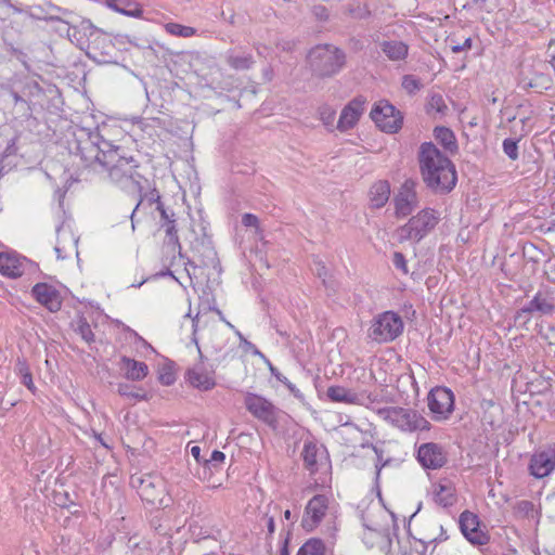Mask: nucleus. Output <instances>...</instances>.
Listing matches in <instances>:
<instances>
[{
    "instance_id": "7c9ffc66",
    "label": "nucleus",
    "mask_w": 555,
    "mask_h": 555,
    "mask_svg": "<svg viewBox=\"0 0 555 555\" xmlns=\"http://www.w3.org/2000/svg\"><path fill=\"white\" fill-rule=\"evenodd\" d=\"M331 552L334 551H327L322 539L310 538L299 547L296 555H328Z\"/></svg>"
},
{
    "instance_id": "a211bd4d",
    "label": "nucleus",
    "mask_w": 555,
    "mask_h": 555,
    "mask_svg": "<svg viewBox=\"0 0 555 555\" xmlns=\"http://www.w3.org/2000/svg\"><path fill=\"white\" fill-rule=\"evenodd\" d=\"M417 461L424 468L438 469L447 463V453L438 443L426 442L417 450Z\"/></svg>"
},
{
    "instance_id": "f3484780",
    "label": "nucleus",
    "mask_w": 555,
    "mask_h": 555,
    "mask_svg": "<svg viewBox=\"0 0 555 555\" xmlns=\"http://www.w3.org/2000/svg\"><path fill=\"white\" fill-rule=\"evenodd\" d=\"M328 508V499L324 494L312 496L305 508L302 527L307 531L313 530L323 519Z\"/></svg>"
},
{
    "instance_id": "39448f33",
    "label": "nucleus",
    "mask_w": 555,
    "mask_h": 555,
    "mask_svg": "<svg viewBox=\"0 0 555 555\" xmlns=\"http://www.w3.org/2000/svg\"><path fill=\"white\" fill-rule=\"evenodd\" d=\"M439 215L433 208H424L396 231L398 242L412 241L415 244L426 237L438 224Z\"/></svg>"
},
{
    "instance_id": "774afa93",
    "label": "nucleus",
    "mask_w": 555,
    "mask_h": 555,
    "mask_svg": "<svg viewBox=\"0 0 555 555\" xmlns=\"http://www.w3.org/2000/svg\"><path fill=\"white\" fill-rule=\"evenodd\" d=\"M284 518H285L286 520H291V519H292V512H291L289 509H286V511L284 512Z\"/></svg>"
},
{
    "instance_id": "680f3d73",
    "label": "nucleus",
    "mask_w": 555,
    "mask_h": 555,
    "mask_svg": "<svg viewBox=\"0 0 555 555\" xmlns=\"http://www.w3.org/2000/svg\"><path fill=\"white\" fill-rule=\"evenodd\" d=\"M289 532L287 533V537L285 538L284 542H283V546L280 551V555H289V551H288V543H289Z\"/></svg>"
},
{
    "instance_id": "338daca9",
    "label": "nucleus",
    "mask_w": 555,
    "mask_h": 555,
    "mask_svg": "<svg viewBox=\"0 0 555 555\" xmlns=\"http://www.w3.org/2000/svg\"><path fill=\"white\" fill-rule=\"evenodd\" d=\"M138 478L139 477H134V476L131 477V486L134 488H138V486H139Z\"/></svg>"
},
{
    "instance_id": "7ed1b4c3",
    "label": "nucleus",
    "mask_w": 555,
    "mask_h": 555,
    "mask_svg": "<svg viewBox=\"0 0 555 555\" xmlns=\"http://www.w3.org/2000/svg\"><path fill=\"white\" fill-rule=\"evenodd\" d=\"M306 61L313 77L328 79L347 66V54L332 43H319L308 51Z\"/></svg>"
},
{
    "instance_id": "09e8293b",
    "label": "nucleus",
    "mask_w": 555,
    "mask_h": 555,
    "mask_svg": "<svg viewBox=\"0 0 555 555\" xmlns=\"http://www.w3.org/2000/svg\"><path fill=\"white\" fill-rule=\"evenodd\" d=\"M158 380L164 386H171L176 382V375L172 369L164 366L159 373Z\"/></svg>"
},
{
    "instance_id": "a19ab883",
    "label": "nucleus",
    "mask_w": 555,
    "mask_h": 555,
    "mask_svg": "<svg viewBox=\"0 0 555 555\" xmlns=\"http://www.w3.org/2000/svg\"><path fill=\"white\" fill-rule=\"evenodd\" d=\"M165 29L170 35L183 37V38H189L196 33L195 28H193V27L184 26V25H181L178 23H172V22L167 23L165 25Z\"/></svg>"
},
{
    "instance_id": "e433bc0d",
    "label": "nucleus",
    "mask_w": 555,
    "mask_h": 555,
    "mask_svg": "<svg viewBox=\"0 0 555 555\" xmlns=\"http://www.w3.org/2000/svg\"><path fill=\"white\" fill-rule=\"evenodd\" d=\"M267 362H268L269 370H270L271 374L279 382H281L291 391V393H293V396L295 398L302 400L304 395L301 393V391L293 383H291L287 379V377H285L269 360H267Z\"/></svg>"
},
{
    "instance_id": "423d86ee",
    "label": "nucleus",
    "mask_w": 555,
    "mask_h": 555,
    "mask_svg": "<svg viewBox=\"0 0 555 555\" xmlns=\"http://www.w3.org/2000/svg\"><path fill=\"white\" fill-rule=\"evenodd\" d=\"M555 313V289L550 286H541L522 308L515 313V323L527 324L532 314L550 317Z\"/></svg>"
},
{
    "instance_id": "6e6552de",
    "label": "nucleus",
    "mask_w": 555,
    "mask_h": 555,
    "mask_svg": "<svg viewBox=\"0 0 555 555\" xmlns=\"http://www.w3.org/2000/svg\"><path fill=\"white\" fill-rule=\"evenodd\" d=\"M404 328L402 318L393 311H385L377 314L369 330V337L377 343L393 341Z\"/></svg>"
},
{
    "instance_id": "4d7b16f0",
    "label": "nucleus",
    "mask_w": 555,
    "mask_h": 555,
    "mask_svg": "<svg viewBox=\"0 0 555 555\" xmlns=\"http://www.w3.org/2000/svg\"><path fill=\"white\" fill-rule=\"evenodd\" d=\"M544 273L548 281L555 283V257L546 262Z\"/></svg>"
},
{
    "instance_id": "603ef678",
    "label": "nucleus",
    "mask_w": 555,
    "mask_h": 555,
    "mask_svg": "<svg viewBox=\"0 0 555 555\" xmlns=\"http://www.w3.org/2000/svg\"><path fill=\"white\" fill-rule=\"evenodd\" d=\"M516 512L520 515L527 516L533 512L534 505L532 502L522 500L516 504Z\"/></svg>"
},
{
    "instance_id": "1a4fd4ad",
    "label": "nucleus",
    "mask_w": 555,
    "mask_h": 555,
    "mask_svg": "<svg viewBox=\"0 0 555 555\" xmlns=\"http://www.w3.org/2000/svg\"><path fill=\"white\" fill-rule=\"evenodd\" d=\"M370 117L386 133H397L402 128V113L386 100L373 106Z\"/></svg>"
},
{
    "instance_id": "c03bdc74",
    "label": "nucleus",
    "mask_w": 555,
    "mask_h": 555,
    "mask_svg": "<svg viewBox=\"0 0 555 555\" xmlns=\"http://www.w3.org/2000/svg\"><path fill=\"white\" fill-rule=\"evenodd\" d=\"M225 460V454L219 450H214L209 459L204 460V469H217Z\"/></svg>"
},
{
    "instance_id": "b1692460",
    "label": "nucleus",
    "mask_w": 555,
    "mask_h": 555,
    "mask_svg": "<svg viewBox=\"0 0 555 555\" xmlns=\"http://www.w3.org/2000/svg\"><path fill=\"white\" fill-rule=\"evenodd\" d=\"M379 48L389 61H404L409 55V46L400 40H383Z\"/></svg>"
},
{
    "instance_id": "13d9d810",
    "label": "nucleus",
    "mask_w": 555,
    "mask_h": 555,
    "mask_svg": "<svg viewBox=\"0 0 555 555\" xmlns=\"http://www.w3.org/2000/svg\"><path fill=\"white\" fill-rule=\"evenodd\" d=\"M201 451L202 450H201V448L198 446H194V447L191 448V454L196 460L197 464H201V463L204 464V460L205 459H202Z\"/></svg>"
},
{
    "instance_id": "f704fd0d",
    "label": "nucleus",
    "mask_w": 555,
    "mask_h": 555,
    "mask_svg": "<svg viewBox=\"0 0 555 555\" xmlns=\"http://www.w3.org/2000/svg\"><path fill=\"white\" fill-rule=\"evenodd\" d=\"M117 393L127 399L137 401L149 400L147 393L141 388L127 383H119L117 385Z\"/></svg>"
},
{
    "instance_id": "ea45409f",
    "label": "nucleus",
    "mask_w": 555,
    "mask_h": 555,
    "mask_svg": "<svg viewBox=\"0 0 555 555\" xmlns=\"http://www.w3.org/2000/svg\"><path fill=\"white\" fill-rule=\"evenodd\" d=\"M75 332L81 336V338L91 344L94 341V334L91 330V326L85 317H79L76 322Z\"/></svg>"
},
{
    "instance_id": "9d476101",
    "label": "nucleus",
    "mask_w": 555,
    "mask_h": 555,
    "mask_svg": "<svg viewBox=\"0 0 555 555\" xmlns=\"http://www.w3.org/2000/svg\"><path fill=\"white\" fill-rule=\"evenodd\" d=\"M454 393L451 389L442 386L433 388L427 396L428 409L433 418L437 422L446 421L454 410Z\"/></svg>"
},
{
    "instance_id": "4468645a",
    "label": "nucleus",
    "mask_w": 555,
    "mask_h": 555,
    "mask_svg": "<svg viewBox=\"0 0 555 555\" xmlns=\"http://www.w3.org/2000/svg\"><path fill=\"white\" fill-rule=\"evenodd\" d=\"M416 182L406 179L393 197L395 216L398 219L408 217L417 205Z\"/></svg>"
},
{
    "instance_id": "72a5a7b5",
    "label": "nucleus",
    "mask_w": 555,
    "mask_h": 555,
    "mask_svg": "<svg viewBox=\"0 0 555 555\" xmlns=\"http://www.w3.org/2000/svg\"><path fill=\"white\" fill-rule=\"evenodd\" d=\"M169 518L163 512H157L150 520L151 529L159 537L170 538V524Z\"/></svg>"
},
{
    "instance_id": "473e14b6",
    "label": "nucleus",
    "mask_w": 555,
    "mask_h": 555,
    "mask_svg": "<svg viewBox=\"0 0 555 555\" xmlns=\"http://www.w3.org/2000/svg\"><path fill=\"white\" fill-rule=\"evenodd\" d=\"M227 64L235 70H248L254 66L255 60L250 53L234 54L230 52L227 55Z\"/></svg>"
},
{
    "instance_id": "5701e85b",
    "label": "nucleus",
    "mask_w": 555,
    "mask_h": 555,
    "mask_svg": "<svg viewBox=\"0 0 555 555\" xmlns=\"http://www.w3.org/2000/svg\"><path fill=\"white\" fill-rule=\"evenodd\" d=\"M24 273L23 263L16 255L0 253V274L16 279Z\"/></svg>"
},
{
    "instance_id": "de8ad7c7",
    "label": "nucleus",
    "mask_w": 555,
    "mask_h": 555,
    "mask_svg": "<svg viewBox=\"0 0 555 555\" xmlns=\"http://www.w3.org/2000/svg\"><path fill=\"white\" fill-rule=\"evenodd\" d=\"M80 27V24L77 26L68 27L67 35L70 40H76L81 49H86L87 47V36L82 33H77V29Z\"/></svg>"
},
{
    "instance_id": "bf43d9fd",
    "label": "nucleus",
    "mask_w": 555,
    "mask_h": 555,
    "mask_svg": "<svg viewBox=\"0 0 555 555\" xmlns=\"http://www.w3.org/2000/svg\"><path fill=\"white\" fill-rule=\"evenodd\" d=\"M544 338L548 340L550 345H555V327L550 326L548 333L544 334Z\"/></svg>"
},
{
    "instance_id": "c9c22d12",
    "label": "nucleus",
    "mask_w": 555,
    "mask_h": 555,
    "mask_svg": "<svg viewBox=\"0 0 555 555\" xmlns=\"http://www.w3.org/2000/svg\"><path fill=\"white\" fill-rule=\"evenodd\" d=\"M138 491L142 500H145L150 503H154L155 500L157 499V495L154 493V482L151 480V478H138Z\"/></svg>"
},
{
    "instance_id": "49530a36",
    "label": "nucleus",
    "mask_w": 555,
    "mask_h": 555,
    "mask_svg": "<svg viewBox=\"0 0 555 555\" xmlns=\"http://www.w3.org/2000/svg\"><path fill=\"white\" fill-rule=\"evenodd\" d=\"M311 14L318 22H327L330 18V11L323 4H314L311 7Z\"/></svg>"
},
{
    "instance_id": "9b49d317",
    "label": "nucleus",
    "mask_w": 555,
    "mask_h": 555,
    "mask_svg": "<svg viewBox=\"0 0 555 555\" xmlns=\"http://www.w3.org/2000/svg\"><path fill=\"white\" fill-rule=\"evenodd\" d=\"M246 410L256 418L262 421L271 427L278 423V409L264 397L247 392L244 399Z\"/></svg>"
},
{
    "instance_id": "0e129e2a",
    "label": "nucleus",
    "mask_w": 555,
    "mask_h": 555,
    "mask_svg": "<svg viewBox=\"0 0 555 555\" xmlns=\"http://www.w3.org/2000/svg\"><path fill=\"white\" fill-rule=\"evenodd\" d=\"M447 539H448V537H447V535H444L443 528L441 527V534L439 535V538H436V539H434L433 541H434V542H438V541H443V540H447Z\"/></svg>"
},
{
    "instance_id": "6e6d98bb",
    "label": "nucleus",
    "mask_w": 555,
    "mask_h": 555,
    "mask_svg": "<svg viewBox=\"0 0 555 555\" xmlns=\"http://www.w3.org/2000/svg\"><path fill=\"white\" fill-rule=\"evenodd\" d=\"M451 51L453 53H460L462 51H467L472 49V38H466L463 43H454L451 44Z\"/></svg>"
},
{
    "instance_id": "37998d69",
    "label": "nucleus",
    "mask_w": 555,
    "mask_h": 555,
    "mask_svg": "<svg viewBox=\"0 0 555 555\" xmlns=\"http://www.w3.org/2000/svg\"><path fill=\"white\" fill-rule=\"evenodd\" d=\"M140 194V199L138 202V204L135 205V207L133 208V210L131 211L130 214V219H131V227H132V230H134V214L135 211L138 210L139 206L141 205V203L143 202L144 198L147 199V202L150 204H153L155 203L156 204V207L159 205V203H163L160 201V195L158 193V191L156 189H153L150 193L145 194L144 196L142 195V192L139 193Z\"/></svg>"
},
{
    "instance_id": "f03ea898",
    "label": "nucleus",
    "mask_w": 555,
    "mask_h": 555,
    "mask_svg": "<svg viewBox=\"0 0 555 555\" xmlns=\"http://www.w3.org/2000/svg\"><path fill=\"white\" fill-rule=\"evenodd\" d=\"M417 159L422 180L434 194H448L455 188V165L433 142L421 144Z\"/></svg>"
},
{
    "instance_id": "0eeeda50",
    "label": "nucleus",
    "mask_w": 555,
    "mask_h": 555,
    "mask_svg": "<svg viewBox=\"0 0 555 555\" xmlns=\"http://www.w3.org/2000/svg\"><path fill=\"white\" fill-rule=\"evenodd\" d=\"M377 414L383 420L404 431L430 429V423L417 411L412 409L387 406L378 409Z\"/></svg>"
},
{
    "instance_id": "20e7f679",
    "label": "nucleus",
    "mask_w": 555,
    "mask_h": 555,
    "mask_svg": "<svg viewBox=\"0 0 555 555\" xmlns=\"http://www.w3.org/2000/svg\"><path fill=\"white\" fill-rule=\"evenodd\" d=\"M87 36L86 54L89 59L100 64L111 63L115 46L107 35L90 20H82L77 33Z\"/></svg>"
},
{
    "instance_id": "2eb2a0df",
    "label": "nucleus",
    "mask_w": 555,
    "mask_h": 555,
    "mask_svg": "<svg viewBox=\"0 0 555 555\" xmlns=\"http://www.w3.org/2000/svg\"><path fill=\"white\" fill-rule=\"evenodd\" d=\"M528 469L538 479L548 476L555 469V443L535 451L530 457Z\"/></svg>"
},
{
    "instance_id": "58836bf2",
    "label": "nucleus",
    "mask_w": 555,
    "mask_h": 555,
    "mask_svg": "<svg viewBox=\"0 0 555 555\" xmlns=\"http://www.w3.org/2000/svg\"><path fill=\"white\" fill-rule=\"evenodd\" d=\"M520 138H506L503 140L502 149L504 154L509 160L516 162L519 158V143Z\"/></svg>"
},
{
    "instance_id": "f257e3e1",
    "label": "nucleus",
    "mask_w": 555,
    "mask_h": 555,
    "mask_svg": "<svg viewBox=\"0 0 555 555\" xmlns=\"http://www.w3.org/2000/svg\"><path fill=\"white\" fill-rule=\"evenodd\" d=\"M105 128H79L68 141L69 153L80 157L83 166L103 175L109 182L121 188L143 192L147 179L139 171L140 162L129 151L108 140Z\"/></svg>"
},
{
    "instance_id": "4be33fe9",
    "label": "nucleus",
    "mask_w": 555,
    "mask_h": 555,
    "mask_svg": "<svg viewBox=\"0 0 555 555\" xmlns=\"http://www.w3.org/2000/svg\"><path fill=\"white\" fill-rule=\"evenodd\" d=\"M192 250L199 258V266L210 267L214 266L217 260V253L214 248L211 237L206 233L202 237H196L192 243Z\"/></svg>"
},
{
    "instance_id": "a878e982",
    "label": "nucleus",
    "mask_w": 555,
    "mask_h": 555,
    "mask_svg": "<svg viewBox=\"0 0 555 555\" xmlns=\"http://www.w3.org/2000/svg\"><path fill=\"white\" fill-rule=\"evenodd\" d=\"M105 4L115 12L129 17H141L143 9L140 3L132 0H104Z\"/></svg>"
},
{
    "instance_id": "e2e57ef3",
    "label": "nucleus",
    "mask_w": 555,
    "mask_h": 555,
    "mask_svg": "<svg viewBox=\"0 0 555 555\" xmlns=\"http://www.w3.org/2000/svg\"><path fill=\"white\" fill-rule=\"evenodd\" d=\"M11 94H12V98H13V101H14L15 104H17V103H26V101L17 92L12 91Z\"/></svg>"
},
{
    "instance_id": "aec40b11",
    "label": "nucleus",
    "mask_w": 555,
    "mask_h": 555,
    "mask_svg": "<svg viewBox=\"0 0 555 555\" xmlns=\"http://www.w3.org/2000/svg\"><path fill=\"white\" fill-rule=\"evenodd\" d=\"M185 378L191 386L202 391L211 390L216 386L214 372H208L203 363L189 369Z\"/></svg>"
},
{
    "instance_id": "2f4dec72",
    "label": "nucleus",
    "mask_w": 555,
    "mask_h": 555,
    "mask_svg": "<svg viewBox=\"0 0 555 555\" xmlns=\"http://www.w3.org/2000/svg\"><path fill=\"white\" fill-rule=\"evenodd\" d=\"M15 373L20 376L21 383L33 393L36 392V386L33 379L30 367L24 358H17L15 363Z\"/></svg>"
},
{
    "instance_id": "3c124183",
    "label": "nucleus",
    "mask_w": 555,
    "mask_h": 555,
    "mask_svg": "<svg viewBox=\"0 0 555 555\" xmlns=\"http://www.w3.org/2000/svg\"><path fill=\"white\" fill-rule=\"evenodd\" d=\"M335 115H336L335 111H333L330 107H322L320 109L321 120L323 121V124L326 127L333 126L334 120H335Z\"/></svg>"
},
{
    "instance_id": "864d4df0",
    "label": "nucleus",
    "mask_w": 555,
    "mask_h": 555,
    "mask_svg": "<svg viewBox=\"0 0 555 555\" xmlns=\"http://www.w3.org/2000/svg\"><path fill=\"white\" fill-rule=\"evenodd\" d=\"M242 224L246 228H259V219L256 215L246 212L242 216Z\"/></svg>"
},
{
    "instance_id": "79ce46f5",
    "label": "nucleus",
    "mask_w": 555,
    "mask_h": 555,
    "mask_svg": "<svg viewBox=\"0 0 555 555\" xmlns=\"http://www.w3.org/2000/svg\"><path fill=\"white\" fill-rule=\"evenodd\" d=\"M402 88L409 95H414L423 88V83L416 76L408 74L402 77Z\"/></svg>"
},
{
    "instance_id": "052dcab7",
    "label": "nucleus",
    "mask_w": 555,
    "mask_h": 555,
    "mask_svg": "<svg viewBox=\"0 0 555 555\" xmlns=\"http://www.w3.org/2000/svg\"><path fill=\"white\" fill-rule=\"evenodd\" d=\"M267 528H268L269 535H272L274 533V530H275L274 517H272V516L267 517Z\"/></svg>"
},
{
    "instance_id": "cd10ccee",
    "label": "nucleus",
    "mask_w": 555,
    "mask_h": 555,
    "mask_svg": "<svg viewBox=\"0 0 555 555\" xmlns=\"http://www.w3.org/2000/svg\"><path fill=\"white\" fill-rule=\"evenodd\" d=\"M436 141L444 149L446 152L454 154L459 150L457 141L454 132L444 126H437L434 129Z\"/></svg>"
},
{
    "instance_id": "f8f14e48",
    "label": "nucleus",
    "mask_w": 555,
    "mask_h": 555,
    "mask_svg": "<svg viewBox=\"0 0 555 555\" xmlns=\"http://www.w3.org/2000/svg\"><path fill=\"white\" fill-rule=\"evenodd\" d=\"M459 526L463 535L473 545L481 546L489 543L490 535L480 529L479 517L475 513L470 511H464L461 513Z\"/></svg>"
},
{
    "instance_id": "5fc2aeb1",
    "label": "nucleus",
    "mask_w": 555,
    "mask_h": 555,
    "mask_svg": "<svg viewBox=\"0 0 555 555\" xmlns=\"http://www.w3.org/2000/svg\"><path fill=\"white\" fill-rule=\"evenodd\" d=\"M238 336H240V339H241V344L243 345V347H244V349H245L246 351H251L254 354L261 357V358H262V359H264L266 361L268 360V359L264 357V354H263L260 350H258V349H257V347H256L253 343L248 341V340H247L246 338H244L241 334H238Z\"/></svg>"
},
{
    "instance_id": "69168bd1",
    "label": "nucleus",
    "mask_w": 555,
    "mask_h": 555,
    "mask_svg": "<svg viewBox=\"0 0 555 555\" xmlns=\"http://www.w3.org/2000/svg\"><path fill=\"white\" fill-rule=\"evenodd\" d=\"M351 42H353L354 48L362 49V42L359 39L352 38Z\"/></svg>"
},
{
    "instance_id": "a18cd8bd",
    "label": "nucleus",
    "mask_w": 555,
    "mask_h": 555,
    "mask_svg": "<svg viewBox=\"0 0 555 555\" xmlns=\"http://www.w3.org/2000/svg\"><path fill=\"white\" fill-rule=\"evenodd\" d=\"M53 502L62 508H70L72 506H76V504L73 501V499L70 498L69 493L66 491L54 492Z\"/></svg>"
},
{
    "instance_id": "412c9836",
    "label": "nucleus",
    "mask_w": 555,
    "mask_h": 555,
    "mask_svg": "<svg viewBox=\"0 0 555 555\" xmlns=\"http://www.w3.org/2000/svg\"><path fill=\"white\" fill-rule=\"evenodd\" d=\"M156 210L159 212V227L165 230L168 243L180 248L176 214L173 210L166 208L163 203H159Z\"/></svg>"
},
{
    "instance_id": "c756f323",
    "label": "nucleus",
    "mask_w": 555,
    "mask_h": 555,
    "mask_svg": "<svg viewBox=\"0 0 555 555\" xmlns=\"http://www.w3.org/2000/svg\"><path fill=\"white\" fill-rule=\"evenodd\" d=\"M326 396L333 402L352 403L360 404V398L358 393L343 387V386H331L327 388Z\"/></svg>"
},
{
    "instance_id": "c85d7f7f",
    "label": "nucleus",
    "mask_w": 555,
    "mask_h": 555,
    "mask_svg": "<svg viewBox=\"0 0 555 555\" xmlns=\"http://www.w3.org/2000/svg\"><path fill=\"white\" fill-rule=\"evenodd\" d=\"M122 369L126 370V377L130 380H142L149 373L146 363L130 359L126 356L121 358Z\"/></svg>"
},
{
    "instance_id": "6ab92c4d",
    "label": "nucleus",
    "mask_w": 555,
    "mask_h": 555,
    "mask_svg": "<svg viewBox=\"0 0 555 555\" xmlns=\"http://www.w3.org/2000/svg\"><path fill=\"white\" fill-rule=\"evenodd\" d=\"M365 99L362 95L352 99L341 111L337 121V129L346 132L352 129L364 112Z\"/></svg>"
},
{
    "instance_id": "393cba45",
    "label": "nucleus",
    "mask_w": 555,
    "mask_h": 555,
    "mask_svg": "<svg viewBox=\"0 0 555 555\" xmlns=\"http://www.w3.org/2000/svg\"><path fill=\"white\" fill-rule=\"evenodd\" d=\"M370 203L373 208H382L386 205L390 196V184L387 180L375 182L369 192Z\"/></svg>"
},
{
    "instance_id": "8fccbe9b",
    "label": "nucleus",
    "mask_w": 555,
    "mask_h": 555,
    "mask_svg": "<svg viewBox=\"0 0 555 555\" xmlns=\"http://www.w3.org/2000/svg\"><path fill=\"white\" fill-rule=\"evenodd\" d=\"M392 264L397 270H400L403 274L409 273L408 263L404 255L400 251H395L392 256Z\"/></svg>"
},
{
    "instance_id": "dca6fc26",
    "label": "nucleus",
    "mask_w": 555,
    "mask_h": 555,
    "mask_svg": "<svg viewBox=\"0 0 555 555\" xmlns=\"http://www.w3.org/2000/svg\"><path fill=\"white\" fill-rule=\"evenodd\" d=\"M30 294L37 302L50 312H57L62 308L63 298L61 293L51 284L37 283L33 286Z\"/></svg>"
},
{
    "instance_id": "bb28decb",
    "label": "nucleus",
    "mask_w": 555,
    "mask_h": 555,
    "mask_svg": "<svg viewBox=\"0 0 555 555\" xmlns=\"http://www.w3.org/2000/svg\"><path fill=\"white\" fill-rule=\"evenodd\" d=\"M434 501H435V503H437L438 505H440L444 508L453 506L457 501L455 488L451 483L435 485L434 486Z\"/></svg>"
},
{
    "instance_id": "ddd939ff",
    "label": "nucleus",
    "mask_w": 555,
    "mask_h": 555,
    "mask_svg": "<svg viewBox=\"0 0 555 555\" xmlns=\"http://www.w3.org/2000/svg\"><path fill=\"white\" fill-rule=\"evenodd\" d=\"M304 466L311 475L323 467H330V454L324 446H318L314 441H305L301 452Z\"/></svg>"
},
{
    "instance_id": "4c0bfd02",
    "label": "nucleus",
    "mask_w": 555,
    "mask_h": 555,
    "mask_svg": "<svg viewBox=\"0 0 555 555\" xmlns=\"http://www.w3.org/2000/svg\"><path fill=\"white\" fill-rule=\"evenodd\" d=\"M448 111V106L444 102V99L439 93H434L429 96L428 102L426 104V113L431 114L433 112L438 113L440 115H444Z\"/></svg>"
}]
</instances>
